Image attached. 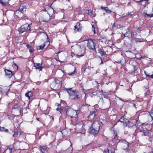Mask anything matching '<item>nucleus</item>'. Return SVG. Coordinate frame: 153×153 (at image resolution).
I'll list each match as a JSON object with an SVG mask.
<instances>
[{"label": "nucleus", "instance_id": "nucleus-38", "mask_svg": "<svg viewBox=\"0 0 153 153\" xmlns=\"http://www.w3.org/2000/svg\"><path fill=\"white\" fill-rule=\"evenodd\" d=\"M144 73L146 76L148 77L149 76V75L147 74L146 71H144Z\"/></svg>", "mask_w": 153, "mask_h": 153}, {"label": "nucleus", "instance_id": "nucleus-29", "mask_svg": "<svg viewBox=\"0 0 153 153\" xmlns=\"http://www.w3.org/2000/svg\"><path fill=\"white\" fill-rule=\"evenodd\" d=\"M0 130L1 131H4L5 132H7L8 130L7 129L5 128L4 127H0Z\"/></svg>", "mask_w": 153, "mask_h": 153}, {"label": "nucleus", "instance_id": "nucleus-32", "mask_svg": "<svg viewBox=\"0 0 153 153\" xmlns=\"http://www.w3.org/2000/svg\"><path fill=\"white\" fill-rule=\"evenodd\" d=\"M17 145V143H15L13 145V149L15 150H18L19 149V148H16V146Z\"/></svg>", "mask_w": 153, "mask_h": 153}, {"label": "nucleus", "instance_id": "nucleus-9", "mask_svg": "<svg viewBox=\"0 0 153 153\" xmlns=\"http://www.w3.org/2000/svg\"><path fill=\"white\" fill-rule=\"evenodd\" d=\"M14 131V134L13 136L16 138H18L19 137L22 132L19 128L15 129Z\"/></svg>", "mask_w": 153, "mask_h": 153}, {"label": "nucleus", "instance_id": "nucleus-1", "mask_svg": "<svg viewBox=\"0 0 153 153\" xmlns=\"http://www.w3.org/2000/svg\"><path fill=\"white\" fill-rule=\"evenodd\" d=\"M88 126H91L89 128L88 131L90 133L96 134L98 133L100 128L99 122L95 121L93 123L89 121L86 124Z\"/></svg>", "mask_w": 153, "mask_h": 153}, {"label": "nucleus", "instance_id": "nucleus-30", "mask_svg": "<svg viewBox=\"0 0 153 153\" xmlns=\"http://www.w3.org/2000/svg\"><path fill=\"white\" fill-rule=\"evenodd\" d=\"M15 109H17L18 111L19 110V106L18 105H15L13 106L12 110Z\"/></svg>", "mask_w": 153, "mask_h": 153}, {"label": "nucleus", "instance_id": "nucleus-46", "mask_svg": "<svg viewBox=\"0 0 153 153\" xmlns=\"http://www.w3.org/2000/svg\"><path fill=\"white\" fill-rule=\"evenodd\" d=\"M95 29V27L93 25H92V30H93V29Z\"/></svg>", "mask_w": 153, "mask_h": 153}, {"label": "nucleus", "instance_id": "nucleus-44", "mask_svg": "<svg viewBox=\"0 0 153 153\" xmlns=\"http://www.w3.org/2000/svg\"><path fill=\"white\" fill-rule=\"evenodd\" d=\"M133 12H131V13H128V15H132V13H133Z\"/></svg>", "mask_w": 153, "mask_h": 153}, {"label": "nucleus", "instance_id": "nucleus-43", "mask_svg": "<svg viewBox=\"0 0 153 153\" xmlns=\"http://www.w3.org/2000/svg\"><path fill=\"white\" fill-rule=\"evenodd\" d=\"M148 0H141L140 1H139L138 2H141L142 1H147Z\"/></svg>", "mask_w": 153, "mask_h": 153}, {"label": "nucleus", "instance_id": "nucleus-2", "mask_svg": "<svg viewBox=\"0 0 153 153\" xmlns=\"http://www.w3.org/2000/svg\"><path fill=\"white\" fill-rule=\"evenodd\" d=\"M60 110L65 112L67 115L71 117V118H76L77 117L78 112V110H75L68 106L61 108Z\"/></svg>", "mask_w": 153, "mask_h": 153}, {"label": "nucleus", "instance_id": "nucleus-6", "mask_svg": "<svg viewBox=\"0 0 153 153\" xmlns=\"http://www.w3.org/2000/svg\"><path fill=\"white\" fill-rule=\"evenodd\" d=\"M30 25L27 23L25 24L22 25L18 28V31L19 33H22L28 30H30Z\"/></svg>", "mask_w": 153, "mask_h": 153}, {"label": "nucleus", "instance_id": "nucleus-51", "mask_svg": "<svg viewBox=\"0 0 153 153\" xmlns=\"http://www.w3.org/2000/svg\"><path fill=\"white\" fill-rule=\"evenodd\" d=\"M100 59H101V63L100 64V65L101 64L103 63V62H102V60L101 58Z\"/></svg>", "mask_w": 153, "mask_h": 153}, {"label": "nucleus", "instance_id": "nucleus-57", "mask_svg": "<svg viewBox=\"0 0 153 153\" xmlns=\"http://www.w3.org/2000/svg\"><path fill=\"white\" fill-rule=\"evenodd\" d=\"M62 134H63V132H62Z\"/></svg>", "mask_w": 153, "mask_h": 153}, {"label": "nucleus", "instance_id": "nucleus-35", "mask_svg": "<svg viewBox=\"0 0 153 153\" xmlns=\"http://www.w3.org/2000/svg\"><path fill=\"white\" fill-rule=\"evenodd\" d=\"M7 117L10 120H11L12 119V117L10 115H7Z\"/></svg>", "mask_w": 153, "mask_h": 153}, {"label": "nucleus", "instance_id": "nucleus-17", "mask_svg": "<svg viewBox=\"0 0 153 153\" xmlns=\"http://www.w3.org/2000/svg\"><path fill=\"white\" fill-rule=\"evenodd\" d=\"M119 121L123 123L125 125H126V123L128 122V120L125 118L123 116L119 119Z\"/></svg>", "mask_w": 153, "mask_h": 153}, {"label": "nucleus", "instance_id": "nucleus-39", "mask_svg": "<svg viewBox=\"0 0 153 153\" xmlns=\"http://www.w3.org/2000/svg\"><path fill=\"white\" fill-rule=\"evenodd\" d=\"M75 71H74L71 72L70 74H69V75H74V74H75Z\"/></svg>", "mask_w": 153, "mask_h": 153}, {"label": "nucleus", "instance_id": "nucleus-47", "mask_svg": "<svg viewBox=\"0 0 153 153\" xmlns=\"http://www.w3.org/2000/svg\"><path fill=\"white\" fill-rule=\"evenodd\" d=\"M86 105H88V104H83L82 105V106H86Z\"/></svg>", "mask_w": 153, "mask_h": 153}, {"label": "nucleus", "instance_id": "nucleus-54", "mask_svg": "<svg viewBox=\"0 0 153 153\" xmlns=\"http://www.w3.org/2000/svg\"><path fill=\"white\" fill-rule=\"evenodd\" d=\"M90 145V144H88L87 145V146H88Z\"/></svg>", "mask_w": 153, "mask_h": 153}, {"label": "nucleus", "instance_id": "nucleus-26", "mask_svg": "<svg viewBox=\"0 0 153 153\" xmlns=\"http://www.w3.org/2000/svg\"><path fill=\"white\" fill-rule=\"evenodd\" d=\"M12 149L10 148H7L3 153H12Z\"/></svg>", "mask_w": 153, "mask_h": 153}, {"label": "nucleus", "instance_id": "nucleus-58", "mask_svg": "<svg viewBox=\"0 0 153 153\" xmlns=\"http://www.w3.org/2000/svg\"><path fill=\"white\" fill-rule=\"evenodd\" d=\"M133 104L134 105V106H135V104Z\"/></svg>", "mask_w": 153, "mask_h": 153}, {"label": "nucleus", "instance_id": "nucleus-53", "mask_svg": "<svg viewBox=\"0 0 153 153\" xmlns=\"http://www.w3.org/2000/svg\"><path fill=\"white\" fill-rule=\"evenodd\" d=\"M14 65H15L18 68V67H17V65H16V64L14 63Z\"/></svg>", "mask_w": 153, "mask_h": 153}, {"label": "nucleus", "instance_id": "nucleus-25", "mask_svg": "<svg viewBox=\"0 0 153 153\" xmlns=\"http://www.w3.org/2000/svg\"><path fill=\"white\" fill-rule=\"evenodd\" d=\"M101 8L102 9L105 10L106 13L108 14L111 13V10H109L107 7H101Z\"/></svg>", "mask_w": 153, "mask_h": 153}, {"label": "nucleus", "instance_id": "nucleus-18", "mask_svg": "<svg viewBox=\"0 0 153 153\" xmlns=\"http://www.w3.org/2000/svg\"><path fill=\"white\" fill-rule=\"evenodd\" d=\"M34 66L36 68L39 69V71H41L42 69V64L40 63H34Z\"/></svg>", "mask_w": 153, "mask_h": 153}, {"label": "nucleus", "instance_id": "nucleus-56", "mask_svg": "<svg viewBox=\"0 0 153 153\" xmlns=\"http://www.w3.org/2000/svg\"><path fill=\"white\" fill-rule=\"evenodd\" d=\"M125 16H122V17H124Z\"/></svg>", "mask_w": 153, "mask_h": 153}, {"label": "nucleus", "instance_id": "nucleus-49", "mask_svg": "<svg viewBox=\"0 0 153 153\" xmlns=\"http://www.w3.org/2000/svg\"><path fill=\"white\" fill-rule=\"evenodd\" d=\"M117 62L118 63H121V61L120 60L118 62Z\"/></svg>", "mask_w": 153, "mask_h": 153}, {"label": "nucleus", "instance_id": "nucleus-21", "mask_svg": "<svg viewBox=\"0 0 153 153\" xmlns=\"http://www.w3.org/2000/svg\"><path fill=\"white\" fill-rule=\"evenodd\" d=\"M9 0H0V3L4 6H6L9 3Z\"/></svg>", "mask_w": 153, "mask_h": 153}, {"label": "nucleus", "instance_id": "nucleus-42", "mask_svg": "<svg viewBox=\"0 0 153 153\" xmlns=\"http://www.w3.org/2000/svg\"><path fill=\"white\" fill-rule=\"evenodd\" d=\"M69 149H71V151H70L69 153H71L72 151V146H71V148L70 147V148H69Z\"/></svg>", "mask_w": 153, "mask_h": 153}, {"label": "nucleus", "instance_id": "nucleus-50", "mask_svg": "<svg viewBox=\"0 0 153 153\" xmlns=\"http://www.w3.org/2000/svg\"><path fill=\"white\" fill-rule=\"evenodd\" d=\"M92 31H94V34H95V33H96V32L95 29H93Z\"/></svg>", "mask_w": 153, "mask_h": 153}, {"label": "nucleus", "instance_id": "nucleus-31", "mask_svg": "<svg viewBox=\"0 0 153 153\" xmlns=\"http://www.w3.org/2000/svg\"><path fill=\"white\" fill-rule=\"evenodd\" d=\"M29 52L30 53H32L34 51V49L32 47L31 48H30L29 49Z\"/></svg>", "mask_w": 153, "mask_h": 153}, {"label": "nucleus", "instance_id": "nucleus-4", "mask_svg": "<svg viewBox=\"0 0 153 153\" xmlns=\"http://www.w3.org/2000/svg\"><path fill=\"white\" fill-rule=\"evenodd\" d=\"M74 49V54L76 55L79 56L80 57L84 56L83 51L82 50L81 47L78 44H76L73 46Z\"/></svg>", "mask_w": 153, "mask_h": 153}, {"label": "nucleus", "instance_id": "nucleus-14", "mask_svg": "<svg viewBox=\"0 0 153 153\" xmlns=\"http://www.w3.org/2000/svg\"><path fill=\"white\" fill-rule=\"evenodd\" d=\"M137 120H132V122L129 121L128 120V122L126 123V126L129 128H130L133 126L135 124Z\"/></svg>", "mask_w": 153, "mask_h": 153}, {"label": "nucleus", "instance_id": "nucleus-10", "mask_svg": "<svg viewBox=\"0 0 153 153\" xmlns=\"http://www.w3.org/2000/svg\"><path fill=\"white\" fill-rule=\"evenodd\" d=\"M27 9L26 5L25 4H22L20 7L19 9L15 12V14H17L19 12L23 13V12L25 11Z\"/></svg>", "mask_w": 153, "mask_h": 153}, {"label": "nucleus", "instance_id": "nucleus-5", "mask_svg": "<svg viewBox=\"0 0 153 153\" xmlns=\"http://www.w3.org/2000/svg\"><path fill=\"white\" fill-rule=\"evenodd\" d=\"M54 79V81L51 84V86L55 89H59L62 86V82L58 79L55 78Z\"/></svg>", "mask_w": 153, "mask_h": 153}, {"label": "nucleus", "instance_id": "nucleus-27", "mask_svg": "<svg viewBox=\"0 0 153 153\" xmlns=\"http://www.w3.org/2000/svg\"><path fill=\"white\" fill-rule=\"evenodd\" d=\"M148 137L150 138L152 137L153 136V131H151L150 130H149V133Z\"/></svg>", "mask_w": 153, "mask_h": 153}, {"label": "nucleus", "instance_id": "nucleus-40", "mask_svg": "<svg viewBox=\"0 0 153 153\" xmlns=\"http://www.w3.org/2000/svg\"><path fill=\"white\" fill-rule=\"evenodd\" d=\"M92 13V11L91 10H89L88 14L89 15H91V14Z\"/></svg>", "mask_w": 153, "mask_h": 153}, {"label": "nucleus", "instance_id": "nucleus-60", "mask_svg": "<svg viewBox=\"0 0 153 153\" xmlns=\"http://www.w3.org/2000/svg\"><path fill=\"white\" fill-rule=\"evenodd\" d=\"M152 153H153V151L152 152Z\"/></svg>", "mask_w": 153, "mask_h": 153}, {"label": "nucleus", "instance_id": "nucleus-16", "mask_svg": "<svg viewBox=\"0 0 153 153\" xmlns=\"http://www.w3.org/2000/svg\"><path fill=\"white\" fill-rule=\"evenodd\" d=\"M5 75L8 78H10L13 75L12 72L9 70H4Z\"/></svg>", "mask_w": 153, "mask_h": 153}, {"label": "nucleus", "instance_id": "nucleus-33", "mask_svg": "<svg viewBox=\"0 0 153 153\" xmlns=\"http://www.w3.org/2000/svg\"><path fill=\"white\" fill-rule=\"evenodd\" d=\"M145 15H146L147 16L149 17V18H151L153 17V14H148L147 13H145Z\"/></svg>", "mask_w": 153, "mask_h": 153}, {"label": "nucleus", "instance_id": "nucleus-52", "mask_svg": "<svg viewBox=\"0 0 153 153\" xmlns=\"http://www.w3.org/2000/svg\"><path fill=\"white\" fill-rule=\"evenodd\" d=\"M51 117L52 118V120H54V118L53 117Z\"/></svg>", "mask_w": 153, "mask_h": 153}, {"label": "nucleus", "instance_id": "nucleus-11", "mask_svg": "<svg viewBox=\"0 0 153 153\" xmlns=\"http://www.w3.org/2000/svg\"><path fill=\"white\" fill-rule=\"evenodd\" d=\"M83 123L82 121L78 123H76V129L79 131L82 130L84 128H83Z\"/></svg>", "mask_w": 153, "mask_h": 153}, {"label": "nucleus", "instance_id": "nucleus-23", "mask_svg": "<svg viewBox=\"0 0 153 153\" xmlns=\"http://www.w3.org/2000/svg\"><path fill=\"white\" fill-rule=\"evenodd\" d=\"M95 111H91L90 112V114L88 116V118H90L91 119H93L95 116Z\"/></svg>", "mask_w": 153, "mask_h": 153}, {"label": "nucleus", "instance_id": "nucleus-34", "mask_svg": "<svg viewBox=\"0 0 153 153\" xmlns=\"http://www.w3.org/2000/svg\"><path fill=\"white\" fill-rule=\"evenodd\" d=\"M48 7L46 8L44 10H42V11H45V12H47V13L48 14Z\"/></svg>", "mask_w": 153, "mask_h": 153}, {"label": "nucleus", "instance_id": "nucleus-55", "mask_svg": "<svg viewBox=\"0 0 153 153\" xmlns=\"http://www.w3.org/2000/svg\"><path fill=\"white\" fill-rule=\"evenodd\" d=\"M113 25H114V26H115V24H114H114Z\"/></svg>", "mask_w": 153, "mask_h": 153}, {"label": "nucleus", "instance_id": "nucleus-28", "mask_svg": "<svg viewBox=\"0 0 153 153\" xmlns=\"http://www.w3.org/2000/svg\"><path fill=\"white\" fill-rule=\"evenodd\" d=\"M99 52L100 53V54L102 56L106 54L105 52L101 49L99 50Z\"/></svg>", "mask_w": 153, "mask_h": 153}, {"label": "nucleus", "instance_id": "nucleus-3", "mask_svg": "<svg viewBox=\"0 0 153 153\" xmlns=\"http://www.w3.org/2000/svg\"><path fill=\"white\" fill-rule=\"evenodd\" d=\"M66 91L68 93L71 98L73 100H76L79 98V92L77 91L73 90L72 88H66Z\"/></svg>", "mask_w": 153, "mask_h": 153}, {"label": "nucleus", "instance_id": "nucleus-22", "mask_svg": "<svg viewBox=\"0 0 153 153\" xmlns=\"http://www.w3.org/2000/svg\"><path fill=\"white\" fill-rule=\"evenodd\" d=\"M25 96L26 97H28L30 100V98L32 97L33 96L32 92L31 91H27L25 93Z\"/></svg>", "mask_w": 153, "mask_h": 153}, {"label": "nucleus", "instance_id": "nucleus-20", "mask_svg": "<svg viewBox=\"0 0 153 153\" xmlns=\"http://www.w3.org/2000/svg\"><path fill=\"white\" fill-rule=\"evenodd\" d=\"M127 30L126 33L124 34V36L128 37V38L131 37L132 36L131 32L129 31V29H127Z\"/></svg>", "mask_w": 153, "mask_h": 153}, {"label": "nucleus", "instance_id": "nucleus-37", "mask_svg": "<svg viewBox=\"0 0 153 153\" xmlns=\"http://www.w3.org/2000/svg\"><path fill=\"white\" fill-rule=\"evenodd\" d=\"M26 46L27 48L28 49H29L30 48H31L32 46H30V45L29 44H27L26 45Z\"/></svg>", "mask_w": 153, "mask_h": 153}, {"label": "nucleus", "instance_id": "nucleus-48", "mask_svg": "<svg viewBox=\"0 0 153 153\" xmlns=\"http://www.w3.org/2000/svg\"><path fill=\"white\" fill-rule=\"evenodd\" d=\"M128 91H129L131 92L132 91V90L130 88L128 89Z\"/></svg>", "mask_w": 153, "mask_h": 153}, {"label": "nucleus", "instance_id": "nucleus-15", "mask_svg": "<svg viewBox=\"0 0 153 153\" xmlns=\"http://www.w3.org/2000/svg\"><path fill=\"white\" fill-rule=\"evenodd\" d=\"M80 24L79 22H78L74 26V31L75 32L80 31L81 30V27L80 26Z\"/></svg>", "mask_w": 153, "mask_h": 153}, {"label": "nucleus", "instance_id": "nucleus-24", "mask_svg": "<svg viewBox=\"0 0 153 153\" xmlns=\"http://www.w3.org/2000/svg\"><path fill=\"white\" fill-rule=\"evenodd\" d=\"M140 132L143 133V134L144 136H148L149 133V130L142 129L140 130Z\"/></svg>", "mask_w": 153, "mask_h": 153}, {"label": "nucleus", "instance_id": "nucleus-7", "mask_svg": "<svg viewBox=\"0 0 153 153\" xmlns=\"http://www.w3.org/2000/svg\"><path fill=\"white\" fill-rule=\"evenodd\" d=\"M94 40L89 39L88 41L87 46L89 49L93 51L95 50V45Z\"/></svg>", "mask_w": 153, "mask_h": 153}, {"label": "nucleus", "instance_id": "nucleus-36", "mask_svg": "<svg viewBox=\"0 0 153 153\" xmlns=\"http://www.w3.org/2000/svg\"><path fill=\"white\" fill-rule=\"evenodd\" d=\"M109 150L108 149L106 150H105L104 151L103 153H109Z\"/></svg>", "mask_w": 153, "mask_h": 153}, {"label": "nucleus", "instance_id": "nucleus-59", "mask_svg": "<svg viewBox=\"0 0 153 153\" xmlns=\"http://www.w3.org/2000/svg\"><path fill=\"white\" fill-rule=\"evenodd\" d=\"M39 118H38V120H39Z\"/></svg>", "mask_w": 153, "mask_h": 153}, {"label": "nucleus", "instance_id": "nucleus-45", "mask_svg": "<svg viewBox=\"0 0 153 153\" xmlns=\"http://www.w3.org/2000/svg\"><path fill=\"white\" fill-rule=\"evenodd\" d=\"M117 98H118L121 101H123L122 99L120 97H117Z\"/></svg>", "mask_w": 153, "mask_h": 153}, {"label": "nucleus", "instance_id": "nucleus-13", "mask_svg": "<svg viewBox=\"0 0 153 153\" xmlns=\"http://www.w3.org/2000/svg\"><path fill=\"white\" fill-rule=\"evenodd\" d=\"M122 142L123 143L124 146L123 147V150H126L127 152H129V150L128 149L129 147V143L126 140L122 141Z\"/></svg>", "mask_w": 153, "mask_h": 153}, {"label": "nucleus", "instance_id": "nucleus-41", "mask_svg": "<svg viewBox=\"0 0 153 153\" xmlns=\"http://www.w3.org/2000/svg\"><path fill=\"white\" fill-rule=\"evenodd\" d=\"M148 77L153 79V74L150 75H149V76Z\"/></svg>", "mask_w": 153, "mask_h": 153}, {"label": "nucleus", "instance_id": "nucleus-19", "mask_svg": "<svg viewBox=\"0 0 153 153\" xmlns=\"http://www.w3.org/2000/svg\"><path fill=\"white\" fill-rule=\"evenodd\" d=\"M47 147L46 146H40L39 147V149L40 151L42 153H44L47 151Z\"/></svg>", "mask_w": 153, "mask_h": 153}, {"label": "nucleus", "instance_id": "nucleus-12", "mask_svg": "<svg viewBox=\"0 0 153 153\" xmlns=\"http://www.w3.org/2000/svg\"><path fill=\"white\" fill-rule=\"evenodd\" d=\"M47 39L48 41H47V42L45 43H44L43 45H40V46L38 47L37 48V49L38 50H42L44 48L46 45H47L48 46L50 45V43L49 42V38L47 35Z\"/></svg>", "mask_w": 153, "mask_h": 153}, {"label": "nucleus", "instance_id": "nucleus-8", "mask_svg": "<svg viewBox=\"0 0 153 153\" xmlns=\"http://www.w3.org/2000/svg\"><path fill=\"white\" fill-rule=\"evenodd\" d=\"M54 9L51 6H49L48 7V14L49 16V18L48 19H46L44 20H43V22H48L50 20L52 16V13H54Z\"/></svg>", "mask_w": 153, "mask_h": 153}]
</instances>
